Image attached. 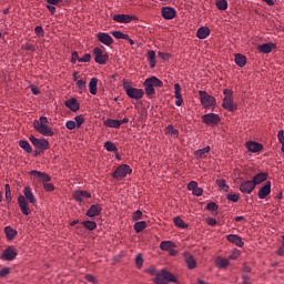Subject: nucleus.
Masks as SVG:
<instances>
[{
    "label": "nucleus",
    "mask_w": 284,
    "mask_h": 284,
    "mask_svg": "<svg viewBox=\"0 0 284 284\" xmlns=\"http://www.w3.org/2000/svg\"><path fill=\"white\" fill-rule=\"evenodd\" d=\"M145 272L146 274L155 276L153 280L154 284H170L179 282L175 275L170 273V271L162 270L161 272H158L154 265H151Z\"/></svg>",
    "instance_id": "f257e3e1"
},
{
    "label": "nucleus",
    "mask_w": 284,
    "mask_h": 284,
    "mask_svg": "<svg viewBox=\"0 0 284 284\" xmlns=\"http://www.w3.org/2000/svg\"><path fill=\"white\" fill-rule=\"evenodd\" d=\"M49 120L45 116H41L40 120L33 121V129L44 135V136H52L54 133L50 126H48Z\"/></svg>",
    "instance_id": "f03ea898"
},
{
    "label": "nucleus",
    "mask_w": 284,
    "mask_h": 284,
    "mask_svg": "<svg viewBox=\"0 0 284 284\" xmlns=\"http://www.w3.org/2000/svg\"><path fill=\"white\" fill-rule=\"evenodd\" d=\"M145 94L148 97H153L155 93L154 88H163V82L156 77H150L143 82Z\"/></svg>",
    "instance_id": "7ed1b4c3"
},
{
    "label": "nucleus",
    "mask_w": 284,
    "mask_h": 284,
    "mask_svg": "<svg viewBox=\"0 0 284 284\" xmlns=\"http://www.w3.org/2000/svg\"><path fill=\"white\" fill-rule=\"evenodd\" d=\"M225 98L223 99L222 108L229 110V112H235L237 110V104L234 103L233 91L225 89L223 90Z\"/></svg>",
    "instance_id": "20e7f679"
},
{
    "label": "nucleus",
    "mask_w": 284,
    "mask_h": 284,
    "mask_svg": "<svg viewBox=\"0 0 284 284\" xmlns=\"http://www.w3.org/2000/svg\"><path fill=\"white\" fill-rule=\"evenodd\" d=\"M123 89L126 92V95L130 99L133 100H140L144 97V91L142 89H134L129 82L124 81L123 82Z\"/></svg>",
    "instance_id": "39448f33"
},
{
    "label": "nucleus",
    "mask_w": 284,
    "mask_h": 284,
    "mask_svg": "<svg viewBox=\"0 0 284 284\" xmlns=\"http://www.w3.org/2000/svg\"><path fill=\"white\" fill-rule=\"evenodd\" d=\"M199 97L204 109L216 106V99L206 91H199Z\"/></svg>",
    "instance_id": "423d86ee"
},
{
    "label": "nucleus",
    "mask_w": 284,
    "mask_h": 284,
    "mask_svg": "<svg viewBox=\"0 0 284 284\" xmlns=\"http://www.w3.org/2000/svg\"><path fill=\"white\" fill-rule=\"evenodd\" d=\"M129 173H132V168L128 164H122L116 168L112 176L116 180H122L126 178Z\"/></svg>",
    "instance_id": "0eeeda50"
},
{
    "label": "nucleus",
    "mask_w": 284,
    "mask_h": 284,
    "mask_svg": "<svg viewBox=\"0 0 284 284\" xmlns=\"http://www.w3.org/2000/svg\"><path fill=\"white\" fill-rule=\"evenodd\" d=\"M202 121L209 126H215L219 125V123L221 122V118L217 113H206L202 116Z\"/></svg>",
    "instance_id": "6e6552de"
},
{
    "label": "nucleus",
    "mask_w": 284,
    "mask_h": 284,
    "mask_svg": "<svg viewBox=\"0 0 284 284\" xmlns=\"http://www.w3.org/2000/svg\"><path fill=\"white\" fill-rule=\"evenodd\" d=\"M29 140L32 142L36 149L40 151L49 150L50 143L47 139H37L34 135H31Z\"/></svg>",
    "instance_id": "1a4fd4ad"
},
{
    "label": "nucleus",
    "mask_w": 284,
    "mask_h": 284,
    "mask_svg": "<svg viewBox=\"0 0 284 284\" xmlns=\"http://www.w3.org/2000/svg\"><path fill=\"white\" fill-rule=\"evenodd\" d=\"M93 54L95 55V62L98 64H106V62L109 60V55H108L106 51H103L101 48L97 47L93 50Z\"/></svg>",
    "instance_id": "9d476101"
},
{
    "label": "nucleus",
    "mask_w": 284,
    "mask_h": 284,
    "mask_svg": "<svg viewBox=\"0 0 284 284\" xmlns=\"http://www.w3.org/2000/svg\"><path fill=\"white\" fill-rule=\"evenodd\" d=\"M17 256H18V252L16 251V248L13 246H8L2 252L1 258L3 261H13L16 260Z\"/></svg>",
    "instance_id": "9b49d317"
},
{
    "label": "nucleus",
    "mask_w": 284,
    "mask_h": 284,
    "mask_svg": "<svg viewBox=\"0 0 284 284\" xmlns=\"http://www.w3.org/2000/svg\"><path fill=\"white\" fill-rule=\"evenodd\" d=\"M30 174L33 179L38 180L39 182H42L43 185L44 183L50 182L52 180V178L44 172L31 171Z\"/></svg>",
    "instance_id": "f8f14e48"
},
{
    "label": "nucleus",
    "mask_w": 284,
    "mask_h": 284,
    "mask_svg": "<svg viewBox=\"0 0 284 284\" xmlns=\"http://www.w3.org/2000/svg\"><path fill=\"white\" fill-rule=\"evenodd\" d=\"M97 39L99 42L108 47L114 43V39L111 36H109L108 32L97 33Z\"/></svg>",
    "instance_id": "ddd939ff"
},
{
    "label": "nucleus",
    "mask_w": 284,
    "mask_h": 284,
    "mask_svg": "<svg viewBox=\"0 0 284 284\" xmlns=\"http://www.w3.org/2000/svg\"><path fill=\"white\" fill-rule=\"evenodd\" d=\"M271 192H272V182L267 181L263 186H261L257 195L260 200H264L271 194Z\"/></svg>",
    "instance_id": "4468645a"
},
{
    "label": "nucleus",
    "mask_w": 284,
    "mask_h": 284,
    "mask_svg": "<svg viewBox=\"0 0 284 284\" xmlns=\"http://www.w3.org/2000/svg\"><path fill=\"white\" fill-rule=\"evenodd\" d=\"M18 204L20 206L21 212L24 215H30L31 211H30L29 203H28L27 199L24 197V195H19Z\"/></svg>",
    "instance_id": "2eb2a0df"
},
{
    "label": "nucleus",
    "mask_w": 284,
    "mask_h": 284,
    "mask_svg": "<svg viewBox=\"0 0 284 284\" xmlns=\"http://www.w3.org/2000/svg\"><path fill=\"white\" fill-rule=\"evenodd\" d=\"M254 189L255 184L253 181H244L240 184V191L243 192V194H252Z\"/></svg>",
    "instance_id": "dca6fc26"
},
{
    "label": "nucleus",
    "mask_w": 284,
    "mask_h": 284,
    "mask_svg": "<svg viewBox=\"0 0 284 284\" xmlns=\"http://www.w3.org/2000/svg\"><path fill=\"white\" fill-rule=\"evenodd\" d=\"M161 13L166 20H172L176 17V10L173 7H163Z\"/></svg>",
    "instance_id": "f3484780"
},
{
    "label": "nucleus",
    "mask_w": 284,
    "mask_h": 284,
    "mask_svg": "<svg viewBox=\"0 0 284 284\" xmlns=\"http://www.w3.org/2000/svg\"><path fill=\"white\" fill-rule=\"evenodd\" d=\"M187 189H189V191H192V194L194 196H202V194H203V190L201 189V186H199V183L195 181H191L187 184Z\"/></svg>",
    "instance_id": "a211bd4d"
},
{
    "label": "nucleus",
    "mask_w": 284,
    "mask_h": 284,
    "mask_svg": "<svg viewBox=\"0 0 284 284\" xmlns=\"http://www.w3.org/2000/svg\"><path fill=\"white\" fill-rule=\"evenodd\" d=\"M268 179V173L266 172H260L258 174L253 176V185L256 187V185H261L262 182H265Z\"/></svg>",
    "instance_id": "6ab92c4d"
},
{
    "label": "nucleus",
    "mask_w": 284,
    "mask_h": 284,
    "mask_svg": "<svg viewBox=\"0 0 284 284\" xmlns=\"http://www.w3.org/2000/svg\"><path fill=\"white\" fill-rule=\"evenodd\" d=\"M112 19L118 23L128 24L131 23L133 18L131 14H114Z\"/></svg>",
    "instance_id": "aec40b11"
},
{
    "label": "nucleus",
    "mask_w": 284,
    "mask_h": 284,
    "mask_svg": "<svg viewBox=\"0 0 284 284\" xmlns=\"http://www.w3.org/2000/svg\"><path fill=\"white\" fill-rule=\"evenodd\" d=\"M184 262L186 263L189 270H194L197 266V263L191 253H184Z\"/></svg>",
    "instance_id": "412c9836"
},
{
    "label": "nucleus",
    "mask_w": 284,
    "mask_h": 284,
    "mask_svg": "<svg viewBox=\"0 0 284 284\" xmlns=\"http://www.w3.org/2000/svg\"><path fill=\"white\" fill-rule=\"evenodd\" d=\"M246 149L252 153H258L264 149V146L256 143V141H248V143H246Z\"/></svg>",
    "instance_id": "4be33fe9"
},
{
    "label": "nucleus",
    "mask_w": 284,
    "mask_h": 284,
    "mask_svg": "<svg viewBox=\"0 0 284 284\" xmlns=\"http://www.w3.org/2000/svg\"><path fill=\"white\" fill-rule=\"evenodd\" d=\"M226 239L230 243L235 244L236 247H243L244 245L242 237L236 234H229Z\"/></svg>",
    "instance_id": "5701e85b"
},
{
    "label": "nucleus",
    "mask_w": 284,
    "mask_h": 284,
    "mask_svg": "<svg viewBox=\"0 0 284 284\" xmlns=\"http://www.w3.org/2000/svg\"><path fill=\"white\" fill-rule=\"evenodd\" d=\"M101 212H102V209L100 204H92L90 209L87 211V216H90V217L99 216Z\"/></svg>",
    "instance_id": "b1692460"
},
{
    "label": "nucleus",
    "mask_w": 284,
    "mask_h": 284,
    "mask_svg": "<svg viewBox=\"0 0 284 284\" xmlns=\"http://www.w3.org/2000/svg\"><path fill=\"white\" fill-rule=\"evenodd\" d=\"M64 105L71 110V112L77 113L80 110V104L77 99H70L64 102Z\"/></svg>",
    "instance_id": "393cba45"
},
{
    "label": "nucleus",
    "mask_w": 284,
    "mask_h": 284,
    "mask_svg": "<svg viewBox=\"0 0 284 284\" xmlns=\"http://www.w3.org/2000/svg\"><path fill=\"white\" fill-rule=\"evenodd\" d=\"M73 197L79 202V203H83V199H90L91 197V193H89L88 191H75L73 193Z\"/></svg>",
    "instance_id": "a878e982"
},
{
    "label": "nucleus",
    "mask_w": 284,
    "mask_h": 284,
    "mask_svg": "<svg viewBox=\"0 0 284 284\" xmlns=\"http://www.w3.org/2000/svg\"><path fill=\"white\" fill-rule=\"evenodd\" d=\"M24 199L29 200L31 204H37V197L30 186H24Z\"/></svg>",
    "instance_id": "bb28decb"
},
{
    "label": "nucleus",
    "mask_w": 284,
    "mask_h": 284,
    "mask_svg": "<svg viewBox=\"0 0 284 284\" xmlns=\"http://www.w3.org/2000/svg\"><path fill=\"white\" fill-rule=\"evenodd\" d=\"M210 145L203 148V149H197L194 151V155L197 160L200 159H205L206 158V153H210Z\"/></svg>",
    "instance_id": "cd10ccee"
},
{
    "label": "nucleus",
    "mask_w": 284,
    "mask_h": 284,
    "mask_svg": "<svg viewBox=\"0 0 284 284\" xmlns=\"http://www.w3.org/2000/svg\"><path fill=\"white\" fill-rule=\"evenodd\" d=\"M98 83H99L98 78H91V81L89 82V91L91 95L98 94Z\"/></svg>",
    "instance_id": "c85d7f7f"
},
{
    "label": "nucleus",
    "mask_w": 284,
    "mask_h": 284,
    "mask_svg": "<svg viewBox=\"0 0 284 284\" xmlns=\"http://www.w3.org/2000/svg\"><path fill=\"white\" fill-rule=\"evenodd\" d=\"M103 124L108 128H114L115 130H119V128H121L120 120L106 119L103 121Z\"/></svg>",
    "instance_id": "c756f323"
},
{
    "label": "nucleus",
    "mask_w": 284,
    "mask_h": 284,
    "mask_svg": "<svg viewBox=\"0 0 284 284\" xmlns=\"http://www.w3.org/2000/svg\"><path fill=\"white\" fill-rule=\"evenodd\" d=\"M210 33H211L210 28L202 27V28L197 29L196 36L199 39H205V38L210 37Z\"/></svg>",
    "instance_id": "7c9ffc66"
},
{
    "label": "nucleus",
    "mask_w": 284,
    "mask_h": 284,
    "mask_svg": "<svg viewBox=\"0 0 284 284\" xmlns=\"http://www.w3.org/2000/svg\"><path fill=\"white\" fill-rule=\"evenodd\" d=\"M246 63H247V59L245 55L235 54V64L239 65V68H244Z\"/></svg>",
    "instance_id": "2f4dec72"
},
{
    "label": "nucleus",
    "mask_w": 284,
    "mask_h": 284,
    "mask_svg": "<svg viewBox=\"0 0 284 284\" xmlns=\"http://www.w3.org/2000/svg\"><path fill=\"white\" fill-rule=\"evenodd\" d=\"M146 226H148V222H146V221H138V222H135V224L133 225V230H134L136 233H140V232L144 231Z\"/></svg>",
    "instance_id": "473e14b6"
},
{
    "label": "nucleus",
    "mask_w": 284,
    "mask_h": 284,
    "mask_svg": "<svg viewBox=\"0 0 284 284\" xmlns=\"http://www.w3.org/2000/svg\"><path fill=\"white\" fill-rule=\"evenodd\" d=\"M275 45L272 44V43H266V44H262V45H258L257 47V50L262 53H271L272 52V49L274 48Z\"/></svg>",
    "instance_id": "72a5a7b5"
},
{
    "label": "nucleus",
    "mask_w": 284,
    "mask_h": 284,
    "mask_svg": "<svg viewBox=\"0 0 284 284\" xmlns=\"http://www.w3.org/2000/svg\"><path fill=\"white\" fill-rule=\"evenodd\" d=\"M206 210H209V212H212L214 216L219 215V204L215 202L207 203Z\"/></svg>",
    "instance_id": "f704fd0d"
},
{
    "label": "nucleus",
    "mask_w": 284,
    "mask_h": 284,
    "mask_svg": "<svg viewBox=\"0 0 284 284\" xmlns=\"http://www.w3.org/2000/svg\"><path fill=\"white\" fill-rule=\"evenodd\" d=\"M4 233H6L7 239L9 241H12L14 239V236L18 234L17 230H13L11 226H6L4 227Z\"/></svg>",
    "instance_id": "c9c22d12"
},
{
    "label": "nucleus",
    "mask_w": 284,
    "mask_h": 284,
    "mask_svg": "<svg viewBox=\"0 0 284 284\" xmlns=\"http://www.w3.org/2000/svg\"><path fill=\"white\" fill-rule=\"evenodd\" d=\"M215 264L220 267V268H225L230 265L229 260H225V257L222 256H217Z\"/></svg>",
    "instance_id": "e433bc0d"
},
{
    "label": "nucleus",
    "mask_w": 284,
    "mask_h": 284,
    "mask_svg": "<svg viewBox=\"0 0 284 284\" xmlns=\"http://www.w3.org/2000/svg\"><path fill=\"white\" fill-rule=\"evenodd\" d=\"M19 145L24 152L32 153V146L30 145L29 141L27 140H20Z\"/></svg>",
    "instance_id": "4c0bfd02"
},
{
    "label": "nucleus",
    "mask_w": 284,
    "mask_h": 284,
    "mask_svg": "<svg viewBox=\"0 0 284 284\" xmlns=\"http://www.w3.org/2000/svg\"><path fill=\"white\" fill-rule=\"evenodd\" d=\"M103 146H104V150H106L108 152H113V153L118 152V148L114 143H112V141H106Z\"/></svg>",
    "instance_id": "58836bf2"
},
{
    "label": "nucleus",
    "mask_w": 284,
    "mask_h": 284,
    "mask_svg": "<svg viewBox=\"0 0 284 284\" xmlns=\"http://www.w3.org/2000/svg\"><path fill=\"white\" fill-rule=\"evenodd\" d=\"M175 247V244L174 243H172V242H170V241H166V242H162L161 244H160V248L162 250V251H171V248H174Z\"/></svg>",
    "instance_id": "ea45409f"
},
{
    "label": "nucleus",
    "mask_w": 284,
    "mask_h": 284,
    "mask_svg": "<svg viewBox=\"0 0 284 284\" xmlns=\"http://www.w3.org/2000/svg\"><path fill=\"white\" fill-rule=\"evenodd\" d=\"M173 222L174 224L178 226V227H181V230H185V227H187V225L185 224V221L182 220L181 217L176 216L173 219Z\"/></svg>",
    "instance_id": "a19ab883"
},
{
    "label": "nucleus",
    "mask_w": 284,
    "mask_h": 284,
    "mask_svg": "<svg viewBox=\"0 0 284 284\" xmlns=\"http://www.w3.org/2000/svg\"><path fill=\"white\" fill-rule=\"evenodd\" d=\"M215 6L217 7V9H219L220 11H225V10L227 9L229 3H227L226 0H217V1L215 2Z\"/></svg>",
    "instance_id": "79ce46f5"
},
{
    "label": "nucleus",
    "mask_w": 284,
    "mask_h": 284,
    "mask_svg": "<svg viewBox=\"0 0 284 284\" xmlns=\"http://www.w3.org/2000/svg\"><path fill=\"white\" fill-rule=\"evenodd\" d=\"M111 34L116 39H130V36H128V33H123L122 31H112Z\"/></svg>",
    "instance_id": "37998d69"
},
{
    "label": "nucleus",
    "mask_w": 284,
    "mask_h": 284,
    "mask_svg": "<svg viewBox=\"0 0 284 284\" xmlns=\"http://www.w3.org/2000/svg\"><path fill=\"white\" fill-rule=\"evenodd\" d=\"M4 191H6V200L10 204L12 201V193H11L10 184L4 185Z\"/></svg>",
    "instance_id": "c03bdc74"
},
{
    "label": "nucleus",
    "mask_w": 284,
    "mask_h": 284,
    "mask_svg": "<svg viewBox=\"0 0 284 284\" xmlns=\"http://www.w3.org/2000/svg\"><path fill=\"white\" fill-rule=\"evenodd\" d=\"M82 224L87 227L88 231H94L97 227V222L94 221H83Z\"/></svg>",
    "instance_id": "a18cd8bd"
},
{
    "label": "nucleus",
    "mask_w": 284,
    "mask_h": 284,
    "mask_svg": "<svg viewBox=\"0 0 284 284\" xmlns=\"http://www.w3.org/2000/svg\"><path fill=\"white\" fill-rule=\"evenodd\" d=\"M216 184L220 186L221 190L227 192L230 190V185L226 184L224 180H217Z\"/></svg>",
    "instance_id": "49530a36"
},
{
    "label": "nucleus",
    "mask_w": 284,
    "mask_h": 284,
    "mask_svg": "<svg viewBox=\"0 0 284 284\" xmlns=\"http://www.w3.org/2000/svg\"><path fill=\"white\" fill-rule=\"evenodd\" d=\"M174 98L175 99H181L182 98L181 85L179 83L174 84Z\"/></svg>",
    "instance_id": "de8ad7c7"
},
{
    "label": "nucleus",
    "mask_w": 284,
    "mask_h": 284,
    "mask_svg": "<svg viewBox=\"0 0 284 284\" xmlns=\"http://www.w3.org/2000/svg\"><path fill=\"white\" fill-rule=\"evenodd\" d=\"M65 126L69 131H73L77 128V122L72 121V120H69V121L65 122Z\"/></svg>",
    "instance_id": "09e8293b"
},
{
    "label": "nucleus",
    "mask_w": 284,
    "mask_h": 284,
    "mask_svg": "<svg viewBox=\"0 0 284 284\" xmlns=\"http://www.w3.org/2000/svg\"><path fill=\"white\" fill-rule=\"evenodd\" d=\"M166 133L179 136V130L174 129L173 125L166 126Z\"/></svg>",
    "instance_id": "8fccbe9b"
},
{
    "label": "nucleus",
    "mask_w": 284,
    "mask_h": 284,
    "mask_svg": "<svg viewBox=\"0 0 284 284\" xmlns=\"http://www.w3.org/2000/svg\"><path fill=\"white\" fill-rule=\"evenodd\" d=\"M143 217V212L138 210L135 212H133V221L138 222L141 221V219Z\"/></svg>",
    "instance_id": "3c124183"
},
{
    "label": "nucleus",
    "mask_w": 284,
    "mask_h": 284,
    "mask_svg": "<svg viewBox=\"0 0 284 284\" xmlns=\"http://www.w3.org/2000/svg\"><path fill=\"white\" fill-rule=\"evenodd\" d=\"M34 33L39 37L42 38L45 36V31L42 27H36L34 28Z\"/></svg>",
    "instance_id": "603ef678"
},
{
    "label": "nucleus",
    "mask_w": 284,
    "mask_h": 284,
    "mask_svg": "<svg viewBox=\"0 0 284 284\" xmlns=\"http://www.w3.org/2000/svg\"><path fill=\"white\" fill-rule=\"evenodd\" d=\"M143 263H144V260H143L142 255H138V256L135 257V265H136V267H138L139 270L142 268Z\"/></svg>",
    "instance_id": "864d4df0"
},
{
    "label": "nucleus",
    "mask_w": 284,
    "mask_h": 284,
    "mask_svg": "<svg viewBox=\"0 0 284 284\" xmlns=\"http://www.w3.org/2000/svg\"><path fill=\"white\" fill-rule=\"evenodd\" d=\"M227 199L230 201H233V203H237V201L240 200V195L236 193H230V194H227Z\"/></svg>",
    "instance_id": "5fc2aeb1"
},
{
    "label": "nucleus",
    "mask_w": 284,
    "mask_h": 284,
    "mask_svg": "<svg viewBox=\"0 0 284 284\" xmlns=\"http://www.w3.org/2000/svg\"><path fill=\"white\" fill-rule=\"evenodd\" d=\"M11 268H9L8 266H6L3 270H0V277H6L10 274Z\"/></svg>",
    "instance_id": "6e6d98bb"
},
{
    "label": "nucleus",
    "mask_w": 284,
    "mask_h": 284,
    "mask_svg": "<svg viewBox=\"0 0 284 284\" xmlns=\"http://www.w3.org/2000/svg\"><path fill=\"white\" fill-rule=\"evenodd\" d=\"M91 61V54L87 53L82 58L79 59V62L81 63H88Z\"/></svg>",
    "instance_id": "4d7b16f0"
},
{
    "label": "nucleus",
    "mask_w": 284,
    "mask_h": 284,
    "mask_svg": "<svg viewBox=\"0 0 284 284\" xmlns=\"http://www.w3.org/2000/svg\"><path fill=\"white\" fill-rule=\"evenodd\" d=\"M77 85L80 89V91H85L87 90V82L83 81V80L78 81Z\"/></svg>",
    "instance_id": "13d9d810"
},
{
    "label": "nucleus",
    "mask_w": 284,
    "mask_h": 284,
    "mask_svg": "<svg viewBox=\"0 0 284 284\" xmlns=\"http://www.w3.org/2000/svg\"><path fill=\"white\" fill-rule=\"evenodd\" d=\"M84 123V119H83V115H78L75 116V124L78 128H80L81 125H83Z\"/></svg>",
    "instance_id": "bf43d9fd"
},
{
    "label": "nucleus",
    "mask_w": 284,
    "mask_h": 284,
    "mask_svg": "<svg viewBox=\"0 0 284 284\" xmlns=\"http://www.w3.org/2000/svg\"><path fill=\"white\" fill-rule=\"evenodd\" d=\"M22 50L34 52L37 50V48H36V45H32V44H24V45H22Z\"/></svg>",
    "instance_id": "052dcab7"
},
{
    "label": "nucleus",
    "mask_w": 284,
    "mask_h": 284,
    "mask_svg": "<svg viewBox=\"0 0 284 284\" xmlns=\"http://www.w3.org/2000/svg\"><path fill=\"white\" fill-rule=\"evenodd\" d=\"M206 223H207V225H210V226H216L219 222H217V220L214 219V217H209V219H206Z\"/></svg>",
    "instance_id": "680f3d73"
},
{
    "label": "nucleus",
    "mask_w": 284,
    "mask_h": 284,
    "mask_svg": "<svg viewBox=\"0 0 284 284\" xmlns=\"http://www.w3.org/2000/svg\"><path fill=\"white\" fill-rule=\"evenodd\" d=\"M43 189H44L45 191H48V192H52V191L54 190V185H53L52 183L45 182V183L43 184Z\"/></svg>",
    "instance_id": "e2e57ef3"
},
{
    "label": "nucleus",
    "mask_w": 284,
    "mask_h": 284,
    "mask_svg": "<svg viewBox=\"0 0 284 284\" xmlns=\"http://www.w3.org/2000/svg\"><path fill=\"white\" fill-rule=\"evenodd\" d=\"M277 140L283 145L284 144V130H280L277 133Z\"/></svg>",
    "instance_id": "0e129e2a"
},
{
    "label": "nucleus",
    "mask_w": 284,
    "mask_h": 284,
    "mask_svg": "<svg viewBox=\"0 0 284 284\" xmlns=\"http://www.w3.org/2000/svg\"><path fill=\"white\" fill-rule=\"evenodd\" d=\"M241 256L240 251H234L231 255H229V260H237Z\"/></svg>",
    "instance_id": "69168bd1"
},
{
    "label": "nucleus",
    "mask_w": 284,
    "mask_h": 284,
    "mask_svg": "<svg viewBox=\"0 0 284 284\" xmlns=\"http://www.w3.org/2000/svg\"><path fill=\"white\" fill-rule=\"evenodd\" d=\"M81 58H79V54L77 53V51H73V53L71 54V62L72 63H77V61H79Z\"/></svg>",
    "instance_id": "338daca9"
},
{
    "label": "nucleus",
    "mask_w": 284,
    "mask_h": 284,
    "mask_svg": "<svg viewBox=\"0 0 284 284\" xmlns=\"http://www.w3.org/2000/svg\"><path fill=\"white\" fill-rule=\"evenodd\" d=\"M148 58H149L150 62H153L155 60V51L150 50L148 53Z\"/></svg>",
    "instance_id": "774afa93"
}]
</instances>
